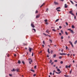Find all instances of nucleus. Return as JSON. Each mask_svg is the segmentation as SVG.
I'll list each match as a JSON object with an SVG mask.
<instances>
[{"label":"nucleus","mask_w":77,"mask_h":77,"mask_svg":"<svg viewBox=\"0 0 77 77\" xmlns=\"http://www.w3.org/2000/svg\"><path fill=\"white\" fill-rule=\"evenodd\" d=\"M34 22H32L31 24V26L32 27V28H35V25L33 24H34Z\"/></svg>","instance_id":"obj_1"},{"label":"nucleus","mask_w":77,"mask_h":77,"mask_svg":"<svg viewBox=\"0 0 77 77\" xmlns=\"http://www.w3.org/2000/svg\"><path fill=\"white\" fill-rule=\"evenodd\" d=\"M69 14H70L72 15H73V16H74V14L72 13V11H70L69 12Z\"/></svg>","instance_id":"obj_2"},{"label":"nucleus","mask_w":77,"mask_h":77,"mask_svg":"<svg viewBox=\"0 0 77 77\" xmlns=\"http://www.w3.org/2000/svg\"><path fill=\"white\" fill-rule=\"evenodd\" d=\"M60 55H66V54L65 53H60Z\"/></svg>","instance_id":"obj_3"},{"label":"nucleus","mask_w":77,"mask_h":77,"mask_svg":"<svg viewBox=\"0 0 77 77\" xmlns=\"http://www.w3.org/2000/svg\"><path fill=\"white\" fill-rule=\"evenodd\" d=\"M33 50V49L32 48H29V52H31L32 51V50Z\"/></svg>","instance_id":"obj_4"},{"label":"nucleus","mask_w":77,"mask_h":77,"mask_svg":"<svg viewBox=\"0 0 77 77\" xmlns=\"http://www.w3.org/2000/svg\"><path fill=\"white\" fill-rule=\"evenodd\" d=\"M39 17H40V15L38 14V15L36 16V18H39Z\"/></svg>","instance_id":"obj_5"},{"label":"nucleus","mask_w":77,"mask_h":77,"mask_svg":"<svg viewBox=\"0 0 77 77\" xmlns=\"http://www.w3.org/2000/svg\"><path fill=\"white\" fill-rule=\"evenodd\" d=\"M54 4H55L56 5H58V2H54Z\"/></svg>","instance_id":"obj_6"},{"label":"nucleus","mask_w":77,"mask_h":77,"mask_svg":"<svg viewBox=\"0 0 77 77\" xmlns=\"http://www.w3.org/2000/svg\"><path fill=\"white\" fill-rule=\"evenodd\" d=\"M16 71V69H13L12 70H11V71H12V72H14V71Z\"/></svg>","instance_id":"obj_7"},{"label":"nucleus","mask_w":77,"mask_h":77,"mask_svg":"<svg viewBox=\"0 0 77 77\" xmlns=\"http://www.w3.org/2000/svg\"><path fill=\"white\" fill-rule=\"evenodd\" d=\"M70 31L73 34H74V31H73L72 30H71Z\"/></svg>","instance_id":"obj_8"},{"label":"nucleus","mask_w":77,"mask_h":77,"mask_svg":"<svg viewBox=\"0 0 77 77\" xmlns=\"http://www.w3.org/2000/svg\"><path fill=\"white\" fill-rule=\"evenodd\" d=\"M56 54H54L53 56V58H54L56 57Z\"/></svg>","instance_id":"obj_9"},{"label":"nucleus","mask_w":77,"mask_h":77,"mask_svg":"<svg viewBox=\"0 0 77 77\" xmlns=\"http://www.w3.org/2000/svg\"><path fill=\"white\" fill-rule=\"evenodd\" d=\"M72 29H74V28H75V27L74 25H72Z\"/></svg>","instance_id":"obj_10"},{"label":"nucleus","mask_w":77,"mask_h":77,"mask_svg":"<svg viewBox=\"0 0 77 77\" xmlns=\"http://www.w3.org/2000/svg\"><path fill=\"white\" fill-rule=\"evenodd\" d=\"M57 71H58V72H60V69H59L57 68Z\"/></svg>","instance_id":"obj_11"},{"label":"nucleus","mask_w":77,"mask_h":77,"mask_svg":"<svg viewBox=\"0 0 77 77\" xmlns=\"http://www.w3.org/2000/svg\"><path fill=\"white\" fill-rule=\"evenodd\" d=\"M65 6L66 8L68 7V6L66 5V4L65 5Z\"/></svg>","instance_id":"obj_12"},{"label":"nucleus","mask_w":77,"mask_h":77,"mask_svg":"<svg viewBox=\"0 0 77 77\" xmlns=\"http://www.w3.org/2000/svg\"><path fill=\"white\" fill-rule=\"evenodd\" d=\"M44 4H45V3H43V4H42L40 6V8H41V7H42L43 6V5H44Z\"/></svg>","instance_id":"obj_13"},{"label":"nucleus","mask_w":77,"mask_h":77,"mask_svg":"<svg viewBox=\"0 0 77 77\" xmlns=\"http://www.w3.org/2000/svg\"><path fill=\"white\" fill-rule=\"evenodd\" d=\"M19 69H16V71H17V72H19Z\"/></svg>","instance_id":"obj_14"},{"label":"nucleus","mask_w":77,"mask_h":77,"mask_svg":"<svg viewBox=\"0 0 77 77\" xmlns=\"http://www.w3.org/2000/svg\"><path fill=\"white\" fill-rule=\"evenodd\" d=\"M69 44H71H71H72V42H71L70 41H69Z\"/></svg>","instance_id":"obj_15"},{"label":"nucleus","mask_w":77,"mask_h":77,"mask_svg":"<svg viewBox=\"0 0 77 77\" xmlns=\"http://www.w3.org/2000/svg\"><path fill=\"white\" fill-rule=\"evenodd\" d=\"M49 50V48H48V54H50V51Z\"/></svg>","instance_id":"obj_16"},{"label":"nucleus","mask_w":77,"mask_h":77,"mask_svg":"<svg viewBox=\"0 0 77 77\" xmlns=\"http://www.w3.org/2000/svg\"><path fill=\"white\" fill-rule=\"evenodd\" d=\"M59 20V19H57V20H55V22H57V21H58Z\"/></svg>","instance_id":"obj_17"},{"label":"nucleus","mask_w":77,"mask_h":77,"mask_svg":"<svg viewBox=\"0 0 77 77\" xmlns=\"http://www.w3.org/2000/svg\"><path fill=\"white\" fill-rule=\"evenodd\" d=\"M52 62V60H50V61H49V63H51Z\"/></svg>","instance_id":"obj_18"},{"label":"nucleus","mask_w":77,"mask_h":77,"mask_svg":"<svg viewBox=\"0 0 77 77\" xmlns=\"http://www.w3.org/2000/svg\"><path fill=\"white\" fill-rule=\"evenodd\" d=\"M50 52L51 54H52V53H53V50H51V51Z\"/></svg>","instance_id":"obj_19"},{"label":"nucleus","mask_w":77,"mask_h":77,"mask_svg":"<svg viewBox=\"0 0 77 77\" xmlns=\"http://www.w3.org/2000/svg\"><path fill=\"white\" fill-rule=\"evenodd\" d=\"M32 29L33 30H34V31L35 32H36V29Z\"/></svg>","instance_id":"obj_20"},{"label":"nucleus","mask_w":77,"mask_h":77,"mask_svg":"<svg viewBox=\"0 0 77 77\" xmlns=\"http://www.w3.org/2000/svg\"><path fill=\"white\" fill-rule=\"evenodd\" d=\"M56 72V74H60L61 72Z\"/></svg>","instance_id":"obj_21"},{"label":"nucleus","mask_w":77,"mask_h":77,"mask_svg":"<svg viewBox=\"0 0 77 77\" xmlns=\"http://www.w3.org/2000/svg\"><path fill=\"white\" fill-rule=\"evenodd\" d=\"M52 31H53L54 32H56V29H52Z\"/></svg>","instance_id":"obj_22"},{"label":"nucleus","mask_w":77,"mask_h":77,"mask_svg":"<svg viewBox=\"0 0 77 77\" xmlns=\"http://www.w3.org/2000/svg\"><path fill=\"white\" fill-rule=\"evenodd\" d=\"M77 41L76 40L74 43V44H77Z\"/></svg>","instance_id":"obj_23"},{"label":"nucleus","mask_w":77,"mask_h":77,"mask_svg":"<svg viewBox=\"0 0 77 77\" xmlns=\"http://www.w3.org/2000/svg\"><path fill=\"white\" fill-rule=\"evenodd\" d=\"M60 9V7H59L57 8L56 10H57V9Z\"/></svg>","instance_id":"obj_24"},{"label":"nucleus","mask_w":77,"mask_h":77,"mask_svg":"<svg viewBox=\"0 0 77 77\" xmlns=\"http://www.w3.org/2000/svg\"><path fill=\"white\" fill-rule=\"evenodd\" d=\"M18 63L20 64L21 63V61L20 60H19L18 62Z\"/></svg>","instance_id":"obj_25"},{"label":"nucleus","mask_w":77,"mask_h":77,"mask_svg":"<svg viewBox=\"0 0 77 77\" xmlns=\"http://www.w3.org/2000/svg\"><path fill=\"white\" fill-rule=\"evenodd\" d=\"M61 32L62 33V34H63V30H61Z\"/></svg>","instance_id":"obj_26"},{"label":"nucleus","mask_w":77,"mask_h":77,"mask_svg":"<svg viewBox=\"0 0 77 77\" xmlns=\"http://www.w3.org/2000/svg\"><path fill=\"white\" fill-rule=\"evenodd\" d=\"M70 2L71 3H72V4L74 5V3H73V2H72V1H70Z\"/></svg>","instance_id":"obj_27"},{"label":"nucleus","mask_w":77,"mask_h":77,"mask_svg":"<svg viewBox=\"0 0 77 77\" xmlns=\"http://www.w3.org/2000/svg\"><path fill=\"white\" fill-rule=\"evenodd\" d=\"M31 62H32V60H31V61H29V63L30 64H31Z\"/></svg>","instance_id":"obj_28"},{"label":"nucleus","mask_w":77,"mask_h":77,"mask_svg":"<svg viewBox=\"0 0 77 77\" xmlns=\"http://www.w3.org/2000/svg\"><path fill=\"white\" fill-rule=\"evenodd\" d=\"M65 32V33L66 35H68V32Z\"/></svg>","instance_id":"obj_29"},{"label":"nucleus","mask_w":77,"mask_h":77,"mask_svg":"<svg viewBox=\"0 0 77 77\" xmlns=\"http://www.w3.org/2000/svg\"><path fill=\"white\" fill-rule=\"evenodd\" d=\"M72 72V69H71V70L70 72V74H71Z\"/></svg>","instance_id":"obj_30"},{"label":"nucleus","mask_w":77,"mask_h":77,"mask_svg":"<svg viewBox=\"0 0 77 77\" xmlns=\"http://www.w3.org/2000/svg\"><path fill=\"white\" fill-rule=\"evenodd\" d=\"M64 76L66 77H68V75H64Z\"/></svg>","instance_id":"obj_31"},{"label":"nucleus","mask_w":77,"mask_h":77,"mask_svg":"<svg viewBox=\"0 0 77 77\" xmlns=\"http://www.w3.org/2000/svg\"><path fill=\"white\" fill-rule=\"evenodd\" d=\"M49 41H50L51 43H52V40L51 39H50L49 40Z\"/></svg>","instance_id":"obj_32"},{"label":"nucleus","mask_w":77,"mask_h":77,"mask_svg":"<svg viewBox=\"0 0 77 77\" xmlns=\"http://www.w3.org/2000/svg\"><path fill=\"white\" fill-rule=\"evenodd\" d=\"M66 24L67 26H68V23L67 22L66 23Z\"/></svg>","instance_id":"obj_33"},{"label":"nucleus","mask_w":77,"mask_h":77,"mask_svg":"<svg viewBox=\"0 0 77 77\" xmlns=\"http://www.w3.org/2000/svg\"><path fill=\"white\" fill-rule=\"evenodd\" d=\"M22 63H23V64H25V63H24V61H22Z\"/></svg>","instance_id":"obj_34"},{"label":"nucleus","mask_w":77,"mask_h":77,"mask_svg":"<svg viewBox=\"0 0 77 77\" xmlns=\"http://www.w3.org/2000/svg\"><path fill=\"white\" fill-rule=\"evenodd\" d=\"M66 68H68V66L67 65L66 66Z\"/></svg>","instance_id":"obj_35"},{"label":"nucleus","mask_w":77,"mask_h":77,"mask_svg":"<svg viewBox=\"0 0 77 77\" xmlns=\"http://www.w3.org/2000/svg\"><path fill=\"white\" fill-rule=\"evenodd\" d=\"M60 63H61V64H63V62L62 61H61L60 62Z\"/></svg>","instance_id":"obj_36"},{"label":"nucleus","mask_w":77,"mask_h":77,"mask_svg":"<svg viewBox=\"0 0 77 77\" xmlns=\"http://www.w3.org/2000/svg\"><path fill=\"white\" fill-rule=\"evenodd\" d=\"M43 44H45V42L44 41H43L42 42Z\"/></svg>","instance_id":"obj_37"},{"label":"nucleus","mask_w":77,"mask_h":77,"mask_svg":"<svg viewBox=\"0 0 77 77\" xmlns=\"http://www.w3.org/2000/svg\"><path fill=\"white\" fill-rule=\"evenodd\" d=\"M54 62H57V60H54Z\"/></svg>","instance_id":"obj_38"},{"label":"nucleus","mask_w":77,"mask_h":77,"mask_svg":"<svg viewBox=\"0 0 77 77\" xmlns=\"http://www.w3.org/2000/svg\"><path fill=\"white\" fill-rule=\"evenodd\" d=\"M71 67V65H69V66H68V68H70Z\"/></svg>","instance_id":"obj_39"},{"label":"nucleus","mask_w":77,"mask_h":77,"mask_svg":"<svg viewBox=\"0 0 77 77\" xmlns=\"http://www.w3.org/2000/svg\"><path fill=\"white\" fill-rule=\"evenodd\" d=\"M38 11L36 10L35 11V13L36 14H37V13H38Z\"/></svg>","instance_id":"obj_40"},{"label":"nucleus","mask_w":77,"mask_h":77,"mask_svg":"<svg viewBox=\"0 0 77 77\" xmlns=\"http://www.w3.org/2000/svg\"><path fill=\"white\" fill-rule=\"evenodd\" d=\"M61 38L62 39H63V36H62Z\"/></svg>","instance_id":"obj_41"},{"label":"nucleus","mask_w":77,"mask_h":77,"mask_svg":"<svg viewBox=\"0 0 77 77\" xmlns=\"http://www.w3.org/2000/svg\"><path fill=\"white\" fill-rule=\"evenodd\" d=\"M47 20L46 19L45 20V22H47Z\"/></svg>","instance_id":"obj_42"},{"label":"nucleus","mask_w":77,"mask_h":77,"mask_svg":"<svg viewBox=\"0 0 77 77\" xmlns=\"http://www.w3.org/2000/svg\"><path fill=\"white\" fill-rule=\"evenodd\" d=\"M68 30H69L70 31H71V29H68Z\"/></svg>","instance_id":"obj_43"},{"label":"nucleus","mask_w":77,"mask_h":77,"mask_svg":"<svg viewBox=\"0 0 77 77\" xmlns=\"http://www.w3.org/2000/svg\"><path fill=\"white\" fill-rule=\"evenodd\" d=\"M9 76H12V75L9 74Z\"/></svg>","instance_id":"obj_44"},{"label":"nucleus","mask_w":77,"mask_h":77,"mask_svg":"<svg viewBox=\"0 0 77 77\" xmlns=\"http://www.w3.org/2000/svg\"><path fill=\"white\" fill-rule=\"evenodd\" d=\"M59 34L60 35V36H61L62 35V33H59Z\"/></svg>","instance_id":"obj_45"},{"label":"nucleus","mask_w":77,"mask_h":77,"mask_svg":"<svg viewBox=\"0 0 77 77\" xmlns=\"http://www.w3.org/2000/svg\"><path fill=\"white\" fill-rule=\"evenodd\" d=\"M36 66H34V69H36Z\"/></svg>","instance_id":"obj_46"},{"label":"nucleus","mask_w":77,"mask_h":77,"mask_svg":"<svg viewBox=\"0 0 77 77\" xmlns=\"http://www.w3.org/2000/svg\"><path fill=\"white\" fill-rule=\"evenodd\" d=\"M62 58V57L61 56H60L59 57V59H61Z\"/></svg>","instance_id":"obj_47"},{"label":"nucleus","mask_w":77,"mask_h":77,"mask_svg":"<svg viewBox=\"0 0 77 77\" xmlns=\"http://www.w3.org/2000/svg\"><path fill=\"white\" fill-rule=\"evenodd\" d=\"M71 45L72 47H74V45H73L72 44Z\"/></svg>","instance_id":"obj_48"},{"label":"nucleus","mask_w":77,"mask_h":77,"mask_svg":"<svg viewBox=\"0 0 77 77\" xmlns=\"http://www.w3.org/2000/svg\"><path fill=\"white\" fill-rule=\"evenodd\" d=\"M31 71L32 72H34V70H31Z\"/></svg>","instance_id":"obj_49"},{"label":"nucleus","mask_w":77,"mask_h":77,"mask_svg":"<svg viewBox=\"0 0 77 77\" xmlns=\"http://www.w3.org/2000/svg\"><path fill=\"white\" fill-rule=\"evenodd\" d=\"M66 50H67V49H68V47H67V46H66Z\"/></svg>","instance_id":"obj_50"},{"label":"nucleus","mask_w":77,"mask_h":77,"mask_svg":"<svg viewBox=\"0 0 77 77\" xmlns=\"http://www.w3.org/2000/svg\"><path fill=\"white\" fill-rule=\"evenodd\" d=\"M14 56H15V57H16V56H17V55H16V54H14Z\"/></svg>","instance_id":"obj_51"},{"label":"nucleus","mask_w":77,"mask_h":77,"mask_svg":"<svg viewBox=\"0 0 77 77\" xmlns=\"http://www.w3.org/2000/svg\"><path fill=\"white\" fill-rule=\"evenodd\" d=\"M59 27L60 29H61V28H62V26H60Z\"/></svg>","instance_id":"obj_52"},{"label":"nucleus","mask_w":77,"mask_h":77,"mask_svg":"<svg viewBox=\"0 0 77 77\" xmlns=\"http://www.w3.org/2000/svg\"><path fill=\"white\" fill-rule=\"evenodd\" d=\"M57 11L58 12H60V10H57Z\"/></svg>","instance_id":"obj_53"},{"label":"nucleus","mask_w":77,"mask_h":77,"mask_svg":"<svg viewBox=\"0 0 77 77\" xmlns=\"http://www.w3.org/2000/svg\"><path fill=\"white\" fill-rule=\"evenodd\" d=\"M32 56H33V53H32Z\"/></svg>","instance_id":"obj_54"},{"label":"nucleus","mask_w":77,"mask_h":77,"mask_svg":"<svg viewBox=\"0 0 77 77\" xmlns=\"http://www.w3.org/2000/svg\"><path fill=\"white\" fill-rule=\"evenodd\" d=\"M46 24H48V22H46Z\"/></svg>","instance_id":"obj_55"},{"label":"nucleus","mask_w":77,"mask_h":77,"mask_svg":"<svg viewBox=\"0 0 77 77\" xmlns=\"http://www.w3.org/2000/svg\"><path fill=\"white\" fill-rule=\"evenodd\" d=\"M50 75H52V73H51V72H50Z\"/></svg>","instance_id":"obj_56"},{"label":"nucleus","mask_w":77,"mask_h":77,"mask_svg":"<svg viewBox=\"0 0 77 77\" xmlns=\"http://www.w3.org/2000/svg\"><path fill=\"white\" fill-rule=\"evenodd\" d=\"M67 56H69L70 55L69 54H67Z\"/></svg>","instance_id":"obj_57"},{"label":"nucleus","mask_w":77,"mask_h":77,"mask_svg":"<svg viewBox=\"0 0 77 77\" xmlns=\"http://www.w3.org/2000/svg\"><path fill=\"white\" fill-rule=\"evenodd\" d=\"M33 76H34V77L35 76H36V74H34V75H33Z\"/></svg>","instance_id":"obj_58"},{"label":"nucleus","mask_w":77,"mask_h":77,"mask_svg":"<svg viewBox=\"0 0 77 77\" xmlns=\"http://www.w3.org/2000/svg\"><path fill=\"white\" fill-rule=\"evenodd\" d=\"M74 18H75V19H76V16H74Z\"/></svg>","instance_id":"obj_59"},{"label":"nucleus","mask_w":77,"mask_h":77,"mask_svg":"<svg viewBox=\"0 0 77 77\" xmlns=\"http://www.w3.org/2000/svg\"><path fill=\"white\" fill-rule=\"evenodd\" d=\"M63 49H62V50H61V52L62 53H63Z\"/></svg>","instance_id":"obj_60"},{"label":"nucleus","mask_w":77,"mask_h":77,"mask_svg":"<svg viewBox=\"0 0 77 77\" xmlns=\"http://www.w3.org/2000/svg\"><path fill=\"white\" fill-rule=\"evenodd\" d=\"M75 6H76V7H77V4H76L75 5Z\"/></svg>","instance_id":"obj_61"},{"label":"nucleus","mask_w":77,"mask_h":77,"mask_svg":"<svg viewBox=\"0 0 77 77\" xmlns=\"http://www.w3.org/2000/svg\"><path fill=\"white\" fill-rule=\"evenodd\" d=\"M46 32L47 33H48V30H47L46 31Z\"/></svg>","instance_id":"obj_62"},{"label":"nucleus","mask_w":77,"mask_h":77,"mask_svg":"<svg viewBox=\"0 0 77 77\" xmlns=\"http://www.w3.org/2000/svg\"><path fill=\"white\" fill-rule=\"evenodd\" d=\"M60 1H61V2H63L64 1V0H60Z\"/></svg>","instance_id":"obj_63"},{"label":"nucleus","mask_w":77,"mask_h":77,"mask_svg":"<svg viewBox=\"0 0 77 77\" xmlns=\"http://www.w3.org/2000/svg\"><path fill=\"white\" fill-rule=\"evenodd\" d=\"M8 57H9V55H7Z\"/></svg>","instance_id":"obj_64"}]
</instances>
